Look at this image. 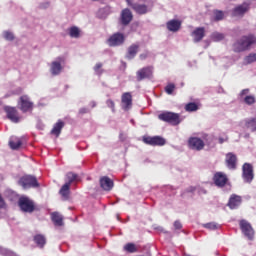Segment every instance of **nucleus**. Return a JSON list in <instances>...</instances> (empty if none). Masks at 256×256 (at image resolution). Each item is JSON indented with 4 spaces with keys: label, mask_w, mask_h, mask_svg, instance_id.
Masks as SVG:
<instances>
[{
    "label": "nucleus",
    "mask_w": 256,
    "mask_h": 256,
    "mask_svg": "<svg viewBox=\"0 0 256 256\" xmlns=\"http://www.w3.org/2000/svg\"><path fill=\"white\" fill-rule=\"evenodd\" d=\"M158 119L165 123H170V125H179V123H181L179 114L173 112H163L158 115Z\"/></svg>",
    "instance_id": "4"
},
{
    "label": "nucleus",
    "mask_w": 256,
    "mask_h": 256,
    "mask_svg": "<svg viewBox=\"0 0 256 256\" xmlns=\"http://www.w3.org/2000/svg\"><path fill=\"white\" fill-rule=\"evenodd\" d=\"M63 127H65V122L61 120L58 121L51 130V134L56 135V137H59V135H61V129H63Z\"/></svg>",
    "instance_id": "28"
},
{
    "label": "nucleus",
    "mask_w": 256,
    "mask_h": 256,
    "mask_svg": "<svg viewBox=\"0 0 256 256\" xmlns=\"http://www.w3.org/2000/svg\"><path fill=\"white\" fill-rule=\"evenodd\" d=\"M124 251H126L127 253H137V251H139V248H137V246L133 243H127L124 246Z\"/></svg>",
    "instance_id": "32"
},
{
    "label": "nucleus",
    "mask_w": 256,
    "mask_h": 256,
    "mask_svg": "<svg viewBox=\"0 0 256 256\" xmlns=\"http://www.w3.org/2000/svg\"><path fill=\"white\" fill-rule=\"evenodd\" d=\"M240 229L243 235H245V237H247V239H249L250 241H252L253 237H255V231L247 220L240 221Z\"/></svg>",
    "instance_id": "9"
},
{
    "label": "nucleus",
    "mask_w": 256,
    "mask_h": 256,
    "mask_svg": "<svg viewBox=\"0 0 256 256\" xmlns=\"http://www.w3.org/2000/svg\"><path fill=\"white\" fill-rule=\"evenodd\" d=\"M241 196L235 195L233 194L228 202V206L230 209H237V207H239V205H241Z\"/></svg>",
    "instance_id": "23"
},
{
    "label": "nucleus",
    "mask_w": 256,
    "mask_h": 256,
    "mask_svg": "<svg viewBox=\"0 0 256 256\" xmlns=\"http://www.w3.org/2000/svg\"><path fill=\"white\" fill-rule=\"evenodd\" d=\"M140 59L145 60L147 59V54H140Z\"/></svg>",
    "instance_id": "52"
},
{
    "label": "nucleus",
    "mask_w": 256,
    "mask_h": 256,
    "mask_svg": "<svg viewBox=\"0 0 256 256\" xmlns=\"http://www.w3.org/2000/svg\"><path fill=\"white\" fill-rule=\"evenodd\" d=\"M18 184L23 187L24 189H31V188H37L39 187V182L37 181V177L33 175H24L22 176Z\"/></svg>",
    "instance_id": "3"
},
{
    "label": "nucleus",
    "mask_w": 256,
    "mask_h": 256,
    "mask_svg": "<svg viewBox=\"0 0 256 256\" xmlns=\"http://www.w3.org/2000/svg\"><path fill=\"white\" fill-rule=\"evenodd\" d=\"M125 43V35L123 33H114L108 39L109 47H119V45H123Z\"/></svg>",
    "instance_id": "11"
},
{
    "label": "nucleus",
    "mask_w": 256,
    "mask_h": 256,
    "mask_svg": "<svg viewBox=\"0 0 256 256\" xmlns=\"http://www.w3.org/2000/svg\"><path fill=\"white\" fill-rule=\"evenodd\" d=\"M18 105H19L20 111L22 113H27L28 111H33V102H31V100L29 99V96H27V95H23L20 97Z\"/></svg>",
    "instance_id": "10"
},
{
    "label": "nucleus",
    "mask_w": 256,
    "mask_h": 256,
    "mask_svg": "<svg viewBox=\"0 0 256 256\" xmlns=\"http://www.w3.org/2000/svg\"><path fill=\"white\" fill-rule=\"evenodd\" d=\"M166 27L168 31H171L172 33H177L179 29H181V21L179 20H170L166 23Z\"/></svg>",
    "instance_id": "21"
},
{
    "label": "nucleus",
    "mask_w": 256,
    "mask_h": 256,
    "mask_svg": "<svg viewBox=\"0 0 256 256\" xmlns=\"http://www.w3.org/2000/svg\"><path fill=\"white\" fill-rule=\"evenodd\" d=\"M219 143H220V144H223V143H225V140L220 137V138H219Z\"/></svg>",
    "instance_id": "55"
},
{
    "label": "nucleus",
    "mask_w": 256,
    "mask_h": 256,
    "mask_svg": "<svg viewBox=\"0 0 256 256\" xmlns=\"http://www.w3.org/2000/svg\"><path fill=\"white\" fill-rule=\"evenodd\" d=\"M226 165L228 169H237V155L231 152L226 154Z\"/></svg>",
    "instance_id": "19"
},
{
    "label": "nucleus",
    "mask_w": 256,
    "mask_h": 256,
    "mask_svg": "<svg viewBox=\"0 0 256 256\" xmlns=\"http://www.w3.org/2000/svg\"><path fill=\"white\" fill-rule=\"evenodd\" d=\"M79 176L73 172H68L66 174V183H69V186H71V183H73L74 181H77V178Z\"/></svg>",
    "instance_id": "33"
},
{
    "label": "nucleus",
    "mask_w": 256,
    "mask_h": 256,
    "mask_svg": "<svg viewBox=\"0 0 256 256\" xmlns=\"http://www.w3.org/2000/svg\"><path fill=\"white\" fill-rule=\"evenodd\" d=\"M5 207V200L3 199V196L0 194V209H3Z\"/></svg>",
    "instance_id": "47"
},
{
    "label": "nucleus",
    "mask_w": 256,
    "mask_h": 256,
    "mask_svg": "<svg viewBox=\"0 0 256 256\" xmlns=\"http://www.w3.org/2000/svg\"><path fill=\"white\" fill-rule=\"evenodd\" d=\"M69 35L72 39H79L81 37V30L77 26H73L69 29Z\"/></svg>",
    "instance_id": "31"
},
{
    "label": "nucleus",
    "mask_w": 256,
    "mask_h": 256,
    "mask_svg": "<svg viewBox=\"0 0 256 256\" xmlns=\"http://www.w3.org/2000/svg\"><path fill=\"white\" fill-rule=\"evenodd\" d=\"M211 39L215 42L223 41V39H225V34L220 32H214L211 34Z\"/></svg>",
    "instance_id": "34"
},
{
    "label": "nucleus",
    "mask_w": 256,
    "mask_h": 256,
    "mask_svg": "<svg viewBox=\"0 0 256 256\" xmlns=\"http://www.w3.org/2000/svg\"><path fill=\"white\" fill-rule=\"evenodd\" d=\"M175 91V84L174 83H169L165 87V92L167 95H173V92Z\"/></svg>",
    "instance_id": "39"
},
{
    "label": "nucleus",
    "mask_w": 256,
    "mask_h": 256,
    "mask_svg": "<svg viewBox=\"0 0 256 256\" xmlns=\"http://www.w3.org/2000/svg\"><path fill=\"white\" fill-rule=\"evenodd\" d=\"M85 113H89V109H87V108H80L79 114L80 115H85Z\"/></svg>",
    "instance_id": "46"
},
{
    "label": "nucleus",
    "mask_w": 256,
    "mask_h": 256,
    "mask_svg": "<svg viewBox=\"0 0 256 256\" xmlns=\"http://www.w3.org/2000/svg\"><path fill=\"white\" fill-rule=\"evenodd\" d=\"M18 205L23 213H33V211H35V202L29 199V197H20L18 200Z\"/></svg>",
    "instance_id": "5"
},
{
    "label": "nucleus",
    "mask_w": 256,
    "mask_h": 256,
    "mask_svg": "<svg viewBox=\"0 0 256 256\" xmlns=\"http://www.w3.org/2000/svg\"><path fill=\"white\" fill-rule=\"evenodd\" d=\"M189 148L194 151H201L205 147V142L201 140V138L198 137H191L188 140Z\"/></svg>",
    "instance_id": "13"
},
{
    "label": "nucleus",
    "mask_w": 256,
    "mask_h": 256,
    "mask_svg": "<svg viewBox=\"0 0 256 256\" xmlns=\"http://www.w3.org/2000/svg\"><path fill=\"white\" fill-rule=\"evenodd\" d=\"M133 106V96L131 93L126 92L122 95V109L124 111H129L131 107Z\"/></svg>",
    "instance_id": "17"
},
{
    "label": "nucleus",
    "mask_w": 256,
    "mask_h": 256,
    "mask_svg": "<svg viewBox=\"0 0 256 256\" xmlns=\"http://www.w3.org/2000/svg\"><path fill=\"white\" fill-rule=\"evenodd\" d=\"M92 1H99V0H92Z\"/></svg>",
    "instance_id": "57"
},
{
    "label": "nucleus",
    "mask_w": 256,
    "mask_h": 256,
    "mask_svg": "<svg viewBox=\"0 0 256 256\" xmlns=\"http://www.w3.org/2000/svg\"><path fill=\"white\" fill-rule=\"evenodd\" d=\"M70 189H71V186H69V183H65L61 187L59 193H60L61 197H63V199H65V200L69 199V194L71 193Z\"/></svg>",
    "instance_id": "29"
},
{
    "label": "nucleus",
    "mask_w": 256,
    "mask_h": 256,
    "mask_svg": "<svg viewBox=\"0 0 256 256\" xmlns=\"http://www.w3.org/2000/svg\"><path fill=\"white\" fill-rule=\"evenodd\" d=\"M244 137H245V139H249L250 134H249V133H246V134L244 135Z\"/></svg>",
    "instance_id": "56"
},
{
    "label": "nucleus",
    "mask_w": 256,
    "mask_h": 256,
    "mask_svg": "<svg viewBox=\"0 0 256 256\" xmlns=\"http://www.w3.org/2000/svg\"><path fill=\"white\" fill-rule=\"evenodd\" d=\"M120 139L122 140V141H125V137H124V135H123V133H120Z\"/></svg>",
    "instance_id": "54"
},
{
    "label": "nucleus",
    "mask_w": 256,
    "mask_h": 256,
    "mask_svg": "<svg viewBox=\"0 0 256 256\" xmlns=\"http://www.w3.org/2000/svg\"><path fill=\"white\" fill-rule=\"evenodd\" d=\"M185 109L186 111H189L190 113L193 112V111H197L199 109V106H197L196 103L194 102H191V103H188L186 106H185Z\"/></svg>",
    "instance_id": "38"
},
{
    "label": "nucleus",
    "mask_w": 256,
    "mask_h": 256,
    "mask_svg": "<svg viewBox=\"0 0 256 256\" xmlns=\"http://www.w3.org/2000/svg\"><path fill=\"white\" fill-rule=\"evenodd\" d=\"M90 105H91V107H97V103H96L95 101H92V102L90 103Z\"/></svg>",
    "instance_id": "53"
},
{
    "label": "nucleus",
    "mask_w": 256,
    "mask_h": 256,
    "mask_svg": "<svg viewBox=\"0 0 256 256\" xmlns=\"http://www.w3.org/2000/svg\"><path fill=\"white\" fill-rule=\"evenodd\" d=\"M126 2L138 15H147V13H151L153 10V3L151 0H145V4L133 3V0H126Z\"/></svg>",
    "instance_id": "2"
},
{
    "label": "nucleus",
    "mask_w": 256,
    "mask_h": 256,
    "mask_svg": "<svg viewBox=\"0 0 256 256\" xmlns=\"http://www.w3.org/2000/svg\"><path fill=\"white\" fill-rule=\"evenodd\" d=\"M62 61H63V58L59 57L51 63L50 73L51 75H53V77H57V75H61V71H63V66L61 65Z\"/></svg>",
    "instance_id": "14"
},
{
    "label": "nucleus",
    "mask_w": 256,
    "mask_h": 256,
    "mask_svg": "<svg viewBox=\"0 0 256 256\" xmlns=\"http://www.w3.org/2000/svg\"><path fill=\"white\" fill-rule=\"evenodd\" d=\"M133 21V13L129 8H125L121 12L120 23L124 26L129 25Z\"/></svg>",
    "instance_id": "16"
},
{
    "label": "nucleus",
    "mask_w": 256,
    "mask_h": 256,
    "mask_svg": "<svg viewBox=\"0 0 256 256\" xmlns=\"http://www.w3.org/2000/svg\"><path fill=\"white\" fill-rule=\"evenodd\" d=\"M143 142L146 145H151L152 147H163V145H165V143H167V141L165 140V138L161 137V136H143Z\"/></svg>",
    "instance_id": "6"
},
{
    "label": "nucleus",
    "mask_w": 256,
    "mask_h": 256,
    "mask_svg": "<svg viewBox=\"0 0 256 256\" xmlns=\"http://www.w3.org/2000/svg\"><path fill=\"white\" fill-rule=\"evenodd\" d=\"M106 105H107V107L112 109V111H115V102H113V100H107Z\"/></svg>",
    "instance_id": "43"
},
{
    "label": "nucleus",
    "mask_w": 256,
    "mask_h": 256,
    "mask_svg": "<svg viewBox=\"0 0 256 256\" xmlns=\"http://www.w3.org/2000/svg\"><path fill=\"white\" fill-rule=\"evenodd\" d=\"M34 243H36L37 247L43 249L47 243V238L42 234H37L34 236Z\"/></svg>",
    "instance_id": "27"
},
{
    "label": "nucleus",
    "mask_w": 256,
    "mask_h": 256,
    "mask_svg": "<svg viewBox=\"0 0 256 256\" xmlns=\"http://www.w3.org/2000/svg\"><path fill=\"white\" fill-rule=\"evenodd\" d=\"M192 35L194 36V43H199V41H202L203 37H205V28L199 27L196 28Z\"/></svg>",
    "instance_id": "24"
},
{
    "label": "nucleus",
    "mask_w": 256,
    "mask_h": 256,
    "mask_svg": "<svg viewBox=\"0 0 256 256\" xmlns=\"http://www.w3.org/2000/svg\"><path fill=\"white\" fill-rule=\"evenodd\" d=\"M101 67H103L102 63H97L94 67V71L97 75H101L102 71H101Z\"/></svg>",
    "instance_id": "42"
},
{
    "label": "nucleus",
    "mask_w": 256,
    "mask_h": 256,
    "mask_svg": "<svg viewBox=\"0 0 256 256\" xmlns=\"http://www.w3.org/2000/svg\"><path fill=\"white\" fill-rule=\"evenodd\" d=\"M246 129H250L252 133L256 131V118H250L244 120Z\"/></svg>",
    "instance_id": "30"
},
{
    "label": "nucleus",
    "mask_w": 256,
    "mask_h": 256,
    "mask_svg": "<svg viewBox=\"0 0 256 256\" xmlns=\"http://www.w3.org/2000/svg\"><path fill=\"white\" fill-rule=\"evenodd\" d=\"M23 145V138L12 136L9 140V146L13 151H17Z\"/></svg>",
    "instance_id": "22"
},
{
    "label": "nucleus",
    "mask_w": 256,
    "mask_h": 256,
    "mask_svg": "<svg viewBox=\"0 0 256 256\" xmlns=\"http://www.w3.org/2000/svg\"><path fill=\"white\" fill-rule=\"evenodd\" d=\"M244 61L247 65H251V63L256 62V53H250L248 56L244 58Z\"/></svg>",
    "instance_id": "36"
},
{
    "label": "nucleus",
    "mask_w": 256,
    "mask_h": 256,
    "mask_svg": "<svg viewBox=\"0 0 256 256\" xmlns=\"http://www.w3.org/2000/svg\"><path fill=\"white\" fill-rule=\"evenodd\" d=\"M7 113V118L12 121V123H19L21 121V117H19V112H17V109L13 107H7L5 109Z\"/></svg>",
    "instance_id": "18"
},
{
    "label": "nucleus",
    "mask_w": 256,
    "mask_h": 256,
    "mask_svg": "<svg viewBox=\"0 0 256 256\" xmlns=\"http://www.w3.org/2000/svg\"><path fill=\"white\" fill-rule=\"evenodd\" d=\"M182 228H183V225L181 224V222L179 220H176L174 222V229L179 230V229H182Z\"/></svg>",
    "instance_id": "44"
},
{
    "label": "nucleus",
    "mask_w": 256,
    "mask_h": 256,
    "mask_svg": "<svg viewBox=\"0 0 256 256\" xmlns=\"http://www.w3.org/2000/svg\"><path fill=\"white\" fill-rule=\"evenodd\" d=\"M195 189H196L195 187L190 186V187L187 189V192H188V193H194Z\"/></svg>",
    "instance_id": "50"
},
{
    "label": "nucleus",
    "mask_w": 256,
    "mask_h": 256,
    "mask_svg": "<svg viewBox=\"0 0 256 256\" xmlns=\"http://www.w3.org/2000/svg\"><path fill=\"white\" fill-rule=\"evenodd\" d=\"M213 180L216 187H225V185H227V182L229 181L227 175H225V173L223 172H217L214 175Z\"/></svg>",
    "instance_id": "15"
},
{
    "label": "nucleus",
    "mask_w": 256,
    "mask_h": 256,
    "mask_svg": "<svg viewBox=\"0 0 256 256\" xmlns=\"http://www.w3.org/2000/svg\"><path fill=\"white\" fill-rule=\"evenodd\" d=\"M251 1H253V0H245L244 3L236 6L232 10L233 17H243V15H245V13H247V11H249V7H251Z\"/></svg>",
    "instance_id": "8"
},
{
    "label": "nucleus",
    "mask_w": 256,
    "mask_h": 256,
    "mask_svg": "<svg viewBox=\"0 0 256 256\" xmlns=\"http://www.w3.org/2000/svg\"><path fill=\"white\" fill-rule=\"evenodd\" d=\"M199 194H200V195H201V194L206 195V194H207V190L201 188V189L199 190Z\"/></svg>",
    "instance_id": "51"
},
{
    "label": "nucleus",
    "mask_w": 256,
    "mask_h": 256,
    "mask_svg": "<svg viewBox=\"0 0 256 256\" xmlns=\"http://www.w3.org/2000/svg\"><path fill=\"white\" fill-rule=\"evenodd\" d=\"M244 103L246 105H254V103H256L255 96H251V95L246 96L244 98Z\"/></svg>",
    "instance_id": "40"
},
{
    "label": "nucleus",
    "mask_w": 256,
    "mask_h": 256,
    "mask_svg": "<svg viewBox=\"0 0 256 256\" xmlns=\"http://www.w3.org/2000/svg\"><path fill=\"white\" fill-rule=\"evenodd\" d=\"M256 43V37L254 35L242 36L233 44V51L235 53H243V51H249Z\"/></svg>",
    "instance_id": "1"
},
{
    "label": "nucleus",
    "mask_w": 256,
    "mask_h": 256,
    "mask_svg": "<svg viewBox=\"0 0 256 256\" xmlns=\"http://www.w3.org/2000/svg\"><path fill=\"white\" fill-rule=\"evenodd\" d=\"M138 52H139V45L132 44L128 48V53L126 55V59H129V61H131V59H135V55H137Z\"/></svg>",
    "instance_id": "26"
},
{
    "label": "nucleus",
    "mask_w": 256,
    "mask_h": 256,
    "mask_svg": "<svg viewBox=\"0 0 256 256\" xmlns=\"http://www.w3.org/2000/svg\"><path fill=\"white\" fill-rule=\"evenodd\" d=\"M205 229H209L210 231H217L219 229V224L215 222H209L204 224Z\"/></svg>",
    "instance_id": "37"
},
{
    "label": "nucleus",
    "mask_w": 256,
    "mask_h": 256,
    "mask_svg": "<svg viewBox=\"0 0 256 256\" xmlns=\"http://www.w3.org/2000/svg\"><path fill=\"white\" fill-rule=\"evenodd\" d=\"M242 178L244 179V183H251L255 178V174H253V165L249 163H244L242 166Z\"/></svg>",
    "instance_id": "7"
},
{
    "label": "nucleus",
    "mask_w": 256,
    "mask_h": 256,
    "mask_svg": "<svg viewBox=\"0 0 256 256\" xmlns=\"http://www.w3.org/2000/svg\"><path fill=\"white\" fill-rule=\"evenodd\" d=\"M225 13L221 10H214V21H223Z\"/></svg>",
    "instance_id": "35"
},
{
    "label": "nucleus",
    "mask_w": 256,
    "mask_h": 256,
    "mask_svg": "<svg viewBox=\"0 0 256 256\" xmlns=\"http://www.w3.org/2000/svg\"><path fill=\"white\" fill-rule=\"evenodd\" d=\"M230 1H235V0H230Z\"/></svg>",
    "instance_id": "58"
},
{
    "label": "nucleus",
    "mask_w": 256,
    "mask_h": 256,
    "mask_svg": "<svg viewBox=\"0 0 256 256\" xmlns=\"http://www.w3.org/2000/svg\"><path fill=\"white\" fill-rule=\"evenodd\" d=\"M49 7V2L40 4V9H47Z\"/></svg>",
    "instance_id": "49"
},
{
    "label": "nucleus",
    "mask_w": 256,
    "mask_h": 256,
    "mask_svg": "<svg viewBox=\"0 0 256 256\" xmlns=\"http://www.w3.org/2000/svg\"><path fill=\"white\" fill-rule=\"evenodd\" d=\"M3 37L4 39H6V41H13L15 39V35H13V33L9 31H4Z\"/></svg>",
    "instance_id": "41"
},
{
    "label": "nucleus",
    "mask_w": 256,
    "mask_h": 256,
    "mask_svg": "<svg viewBox=\"0 0 256 256\" xmlns=\"http://www.w3.org/2000/svg\"><path fill=\"white\" fill-rule=\"evenodd\" d=\"M244 95H249V89H243V90L240 92V97H243Z\"/></svg>",
    "instance_id": "48"
},
{
    "label": "nucleus",
    "mask_w": 256,
    "mask_h": 256,
    "mask_svg": "<svg viewBox=\"0 0 256 256\" xmlns=\"http://www.w3.org/2000/svg\"><path fill=\"white\" fill-rule=\"evenodd\" d=\"M51 220L53 221L55 227H63V215H61L59 212H53L51 214Z\"/></svg>",
    "instance_id": "25"
},
{
    "label": "nucleus",
    "mask_w": 256,
    "mask_h": 256,
    "mask_svg": "<svg viewBox=\"0 0 256 256\" xmlns=\"http://www.w3.org/2000/svg\"><path fill=\"white\" fill-rule=\"evenodd\" d=\"M113 185V180H111V178L107 176L100 178V187H102L104 191H111Z\"/></svg>",
    "instance_id": "20"
},
{
    "label": "nucleus",
    "mask_w": 256,
    "mask_h": 256,
    "mask_svg": "<svg viewBox=\"0 0 256 256\" xmlns=\"http://www.w3.org/2000/svg\"><path fill=\"white\" fill-rule=\"evenodd\" d=\"M154 229L155 231H159L160 233H167V231H165V229H163V227L161 226L154 225Z\"/></svg>",
    "instance_id": "45"
},
{
    "label": "nucleus",
    "mask_w": 256,
    "mask_h": 256,
    "mask_svg": "<svg viewBox=\"0 0 256 256\" xmlns=\"http://www.w3.org/2000/svg\"><path fill=\"white\" fill-rule=\"evenodd\" d=\"M153 77V67H144L137 71L136 79L137 81H143V79H151Z\"/></svg>",
    "instance_id": "12"
}]
</instances>
